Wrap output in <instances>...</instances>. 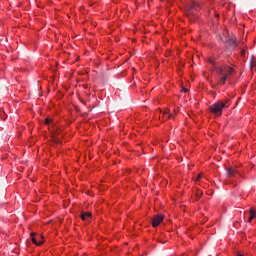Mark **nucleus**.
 Masks as SVG:
<instances>
[{
    "instance_id": "obj_1",
    "label": "nucleus",
    "mask_w": 256,
    "mask_h": 256,
    "mask_svg": "<svg viewBox=\"0 0 256 256\" xmlns=\"http://www.w3.org/2000/svg\"><path fill=\"white\" fill-rule=\"evenodd\" d=\"M213 71H216L218 75V85H225V83H227V79L235 73V69L229 66L214 67Z\"/></svg>"
},
{
    "instance_id": "obj_2",
    "label": "nucleus",
    "mask_w": 256,
    "mask_h": 256,
    "mask_svg": "<svg viewBox=\"0 0 256 256\" xmlns=\"http://www.w3.org/2000/svg\"><path fill=\"white\" fill-rule=\"evenodd\" d=\"M229 107V100L218 101L210 106V111L216 117H221L223 115V109H227Z\"/></svg>"
},
{
    "instance_id": "obj_3",
    "label": "nucleus",
    "mask_w": 256,
    "mask_h": 256,
    "mask_svg": "<svg viewBox=\"0 0 256 256\" xmlns=\"http://www.w3.org/2000/svg\"><path fill=\"white\" fill-rule=\"evenodd\" d=\"M163 215L162 214H158L156 216H154L152 218V227H159V225H161L162 221H163Z\"/></svg>"
},
{
    "instance_id": "obj_4",
    "label": "nucleus",
    "mask_w": 256,
    "mask_h": 256,
    "mask_svg": "<svg viewBox=\"0 0 256 256\" xmlns=\"http://www.w3.org/2000/svg\"><path fill=\"white\" fill-rule=\"evenodd\" d=\"M226 44L229 45V47L232 49H235V47H237V38H235V36L228 37L226 39Z\"/></svg>"
},
{
    "instance_id": "obj_5",
    "label": "nucleus",
    "mask_w": 256,
    "mask_h": 256,
    "mask_svg": "<svg viewBox=\"0 0 256 256\" xmlns=\"http://www.w3.org/2000/svg\"><path fill=\"white\" fill-rule=\"evenodd\" d=\"M228 177H233L234 175H237L239 173V170L235 169L234 167H228L226 168Z\"/></svg>"
},
{
    "instance_id": "obj_6",
    "label": "nucleus",
    "mask_w": 256,
    "mask_h": 256,
    "mask_svg": "<svg viewBox=\"0 0 256 256\" xmlns=\"http://www.w3.org/2000/svg\"><path fill=\"white\" fill-rule=\"evenodd\" d=\"M195 7H197V4H192L191 6H189L188 8V17H193V15H195Z\"/></svg>"
},
{
    "instance_id": "obj_7",
    "label": "nucleus",
    "mask_w": 256,
    "mask_h": 256,
    "mask_svg": "<svg viewBox=\"0 0 256 256\" xmlns=\"http://www.w3.org/2000/svg\"><path fill=\"white\" fill-rule=\"evenodd\" d=\"M30 237H31V241H32V243H34V245H38V246L43 245V241H37V238H35V233H31Z\"/></svg>"
},
{
    "instance_id": "obj_8",
    "label": "nucleus",
    "mask_w": 256,
    "mask_h": 256,
    "mask_svg": "<svg viewBox=\"0 0 256 256\" xmlns=\"http://www.w3.org/2000/svg\"><path fill=\"white\" fill-rule=\"evenodd\" d=\"M194 195H195V200L199 201V199H201V197H203V191L199 190V189H195L194 190Z\"/></svg>"
},
{
    "instance_id": "obj_9",
    "label": "nucleus",
    "mask_w": 256,
    "mask_h": 256,
    "mask_svg": "<svg viewBox=\"0 0 256 256\" xmlns=\"http://www.w3.org/2000/svg\"><path fill=\"white\" fill-rule=\"evenodd\" d=\"M80 218L82 221H86L87 219L91 218V212H82L80 214Z\"/></svg>"
},
{
    "instance_id": "obj_10",
    "label": "nucleus",
    "mask_w": 256,
    "mask_h": 256,
    "mask_svg": "<svg viewBox=\"0 0 256 256\" xmlns=\"http://www.w3.org/2000/svg\"><path fill=\"white\" fill-rule=\"evenodd\" d=\"M249 213H250V217L248 218V223H251L253 219H255L256 217V211L255 209L251 208Z\"/></svg>"
},
{
    "instance_id": "obj_11",
    "label": "nucleus",
    "mask_w": 256,
    "mask_h": 256,
    "mask_svg": "<svg viewBox=\"0 0 256 256\" xmlns=\"http://www.w3.org/2000/svg\"><path fill=\"white\" fill-rule=\"evenodd\" d=\"M162 117L164 120H167V119H171V117H173V115L169 114V112L166 110V111L162 112Z\"/></svg>"
},
{
    "instance_id": "obj_12",
    "label": "nucleus",
    "mask_w": 256,
    "mask_h": 256,
    "mask_svg": "<svg viewBox=\"0 0 256 256\" xmlns=\"http://www.w3.org/2000/svg\"><path fill=\"white\" fill-rule=\"evenodd\" d=\"M254 60H255V56H252L251 60H250V67H251V69H253V61Z\"/></svg>"
},
{
    "instance_id": "obj_13",
    "label": "nucleus",
    "mask_w": 256,
    "mask_h": 256,
    "mask_svg": "<svg viewBox=\"0 0 256 256\" xmlns=\"http://www.w3.org/2000/svg\"><path fill=\"white\" fill-rule=\"evenodd\" d=\"M45 124H46V125H51V119L46 118V119H45Z\"/></svg>"
},
{
    "instance_id": "obj_14",
    "label": "nucleus",
    "mask_w": 256,
    "mask_h": 256,
    "mask_svg": "<svg viewBox=\"0 0 256 256\" xmlns=\"http://www.w3.org/2000/svg\"><path fill=\"white\" fill-rule=\"evenodd\" d=\"M201 177H203L202 174H199L196 178H195V181H199L201 179Z\"/></svg>"
},
{
    "instance_id": "obj_15",
    "label": "nucleus",
    "mask_w": 256,
    "mask_h": 256,
    "mask_svg": "<svg viewBox=\"0 0 256 256\" xmlns=\"http://www.w3.org/2000/svg\"><path fill=\"white\" fill-rule=\"evenodd\" d=\"M209 63H211V65H215V60H213V59H211V58H209Z\"/></svg>"
},
{
    "instance_id": "obj_16",
    "label": "nucleus",
    "mask_w": 256,
    "mask_h": 256,
    "mask_svg": "<svg viewBox=\"0 0 256 256\" xmlns=\"http://www.w3.org/2000/svg\"><path fill=\"white\" fill-rule=\"evenodd\" d=\"M241 56L245 57V50H241Z\"/></svg>"
},
{
    "instance_id": "obj_17",
    "label": "nucleus",
    "mask_w": 256,
    "mask_h": 256,
    "mask_svg": "<svg viewBox=\"0 0 256 256\" xmlns=\"http://www.w3.org/2000/svg\"><path fill=\"white\" fill-rule=\"evenodd\" d=\"M181 92L182 93H187V88H182Z\"/></svg>"
},
{
    "instance_id": "obj_18",
    "label": "nucleus",
    "mask_w": 256,
    "mask_h": 256,
    "mask_svg": "<svg viewBox=\"0 0 256 256\" xmlns=\"http://www.w3.org/2000/svg\"><path fill=\"white\" fill-rule=\"evenodd\" d=\"M80 101H81V103H83V105L87 104V102H85V100H83V99H80Z\"/></svg>"
},
{
    "instance_id": "obj_19",
    "label": "nucleus",
    "mask_w": 256,
    "mask_h": 256,
    "mask_svg": "<svg viewBox=\"0 0 256 256\" xmlns=\"http://www.w3.org/2000/svg\"><path fill=\"white\" fill-rule=\"evenodd\" d=\"M84 89H89V86H87V85H84Z\"/></svg>"
},
{
    "instance_id": "obj_20",
    "label": "nucleus",
    "mask_w": 256,
    "mask_h": 256,
    "mask_svg": "<svg viewBox=\"0 0 256 256\" xmlns=\"http://www.w3.org/2000/svg\"><path fill=\"white\" fill-rule=\"evenodd\" d=\"M39 241H43V236H40V240Z\"/></svg>"
},
{
    "instance_id": "obj_21",
    "label": "nucleus",
    "mask_w": 256,
    "mask_h": 256,
    "mask_svg": "<svg viewBox=\"0 0 256 256\" xmlns=\"http://www.w3.org/2000/svg\"><path fill=\"white\" fill-rule=\"evenodd\" d=\"M237 256H243V254H241V253H238V254H237Z\"/></svg>"
},
{
    "instance_id": "obj_22",
    "label": "nucleus",
    "mask_w": 256,
    "mask_h": 256,
    "mask_svg": "<svg viewBox=\"0 0 256 256\" xmlns=\"http://www.w3.org/2000/svg\"><path fill=\"white\" fill-rule=\"evenodd\" d=\"M91 94H86V97H89Z\"/></svg>"
}]
</instances>
